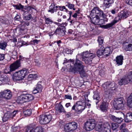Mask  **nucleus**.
Wrapping results in <instances>:
<instances>
[{
  "label": "nucleus",
  "mask_w": 132,
  "mask_h": 132,
  "mask_svg": "<svg viewBox=\"0 0 132 132\" xmlns=\"http://www.w3.org/2000/svg\"><path fill=\"white\" fill-rule=\"evenodd\" d=\"M96 130L100 132H110L111 128L108 122L104 123H100L96 126Z\"/></svg>",
  "instance_id": "obj_5"
},
{
  "label": "nucleus",
  "mask_w": 132,
  "mask_h": 132,
  "mask_svg": "<svg viewBox=\"0 0 132 132\" xmlns=\"http://www.w3.org/2000/svg\"><path fill=\"white\" fill-rule=\"evenodd\" d=\"M36 88L38 90L39 92H42L43 87L40 84H38Z\"/></svg>",
  "instance_id": "obj_49"
},
{
  "label": "nucleus",
  "mask_w": 132,
  "mask_h": 132,
  "mask_svg": "<svg viewBox=\"0 0 132 132\" xmlns=\"http://www.w3.org/2000/svg\"><path fill=\"white\" fill-rule=\"evenodd\" d=\"M27 74L26 71L22 70L18 72H15L13 75V78L14 80L16 81L22 80Z\"/></svg>",
  "instance_id": "obj_8"
},
{
  "label": "nucleus",
  "mask_w": 132,
  "mask_h": 132,
  "mask_svg": "<svg viewBox=\"0 0 132 132\" xmlns=\"http://www.w3.org/2000/svg\"><path fill=\"white\" fill-rule=\"evenodd\" d=\"M93 97L97 105L100 100V98L99 95L97 94H95L93 96Z\"/></svg>",
  "instance_id": "obj_36"
},
{
  "label": "nucleus",
  "mask_w": 132,
  "mask_h": 132,
  "mask_svg": "<svg viewBox=\"0 0 132 132\" xmlns=\"http://www.w3.org/2000/svg\"><path fill=\"white\" fill-rule=\"evenodd\" d=\"M72 51L71 50L68 49H67L65 50V52L68 54H71L72 53Z\"/></svg>",
  "instance_id": "obj_53"
},
{
  "label": "nucleus",
  "mask_w": 132,
  "mask_h": 132,
  "mask_svg": "<svg viewBox=\"0 0 132 132\" xmlns=\"http://www.w3.org/2000/svg\"><path fill=\"white\" fill-rule=\"evenodd\" d=\"M110 117L111 120L114 121L119 123H121L123 120L121 118H118L113 115H111Z\"/></svg>",
  "instance_id": "obj_24"
},
{
  "label": "nucleus",
  "mask_w": 132,
  "mask_h": 132,
  "mask_svg": "<svg viewBox=\"0 0 132 132\" xmlns=\"http://www.w3.org/2000/svg\"><path fill=\"white\" fill-rule=\"evenodd\" d=\"M125 119V121L126 122L131 121L132 119V113L130 112H128Z\"/></svg>",
  "instance_id": "obj_26"
},
{
  "label": "nucleus",
  "mask_w": 132,
  "mask_h": 132,
  "mask_svg": "<svg viewBox=\"0 0 132 132\" xmlns=\"http://www.w3.org/2000/svg\"><path fill=\"white\" fill-rule=\"evenodd\" d=\"M104 55H105L106 57H108L109 54L112 53V51L110 49V47H107L103 49Z\"/></svg>",
  "instance_id": "obj_29"
},
{
  "label": "nucleus",
  "mask_w": 132,
  "mask_h": 132,
  "mask_svg": "<svg viewBox=\"0 0 132 132\" xmlns=\"http://www.w3.org/2000/svg\"><path fill=\"white\" fill-rule=\"evenodd\" d=\"M26 68H24L23 69V70H25L27 71V73L29 72V71L31 70L30 68L31 66L29 63H27L26 65Z\"/></svg>",
  "instance_id": "obj_37"
},
{
  "label": "nucleus",
  "mask_w": 132,
  "mask_h": 132,
  "mask_svg": "<svg viewBox=\"0 0 132 132\" xmlns=\"http://www.w3.org/2000/svg\"><path fill=\"white\" fill-rule=\"evenodd\" d=\"M20 60H19L20 61V60H21L22 61H23V60H24V61H26V60H27V59L25 57H21V59H20Z\"/></svg>",
  "instance_id": "obj_59"
},
{
  "label": "nucleus",
  "mask_w": 132,
  "mask_h": 132,
  "mask_svg": "<svg viewBox=\"0 0 132 132\" xmlns=\"http://www.w3.org/2000/svg\"><path fill=\"white\" fill-rule=\"evenodd\" d=\"M19 127H14L13 128V131H16L18 129H19Z\"/></svg>",
  "instance_id": "obj_61"
},
{
  "label": "nucleus",
  "mask_w": 132,
  "mask_h": 132,
  "mask_svg": "<svg viewBox=\"0 0 132 132\" xmlns=\"http://www.w3.org/2000/svg\"><path fill=\"white\" fill-rule=\"evenodd\" d=\"M123 101V99L122 97L115 98L114 99V102L116 103H117V102H118L119 103H120L121 104H124Z\"/></svg>",
  "instance_id": "obj_39"
},
{
  "label": "nucleus",
  "mask_w": 132,
  "mask_h": 132,
  "mask_svg": "<svg viewBox=\"0 0 132 132\" xmlns=\"http://www.w3.org/2000/svg\"><path fill=\"white\" fill-rule=\"evenodd\" d=\"M114 82L113 83L110 82H107L102 85V87L104 89L106 94H109L110 90H114L115 89Z\"/></svg>",
  "instance_id": "obj_7"
},
{
  "label": "nucleus",
  "mask_w": 132,
  "mask_h": 132,
  "mask_svg": "<svg viewBox=\"0 0 132 132\" xmlns=\"http://www.w3.org/2000/svg\"><path fill=\"white\" fill-rule=\"evenodd\" d=\"M58 8V6H55L54 4H52L49 7V9L48 10V12L52 13H53L54 12L56 11Z\"/></svg>",
  "instance_id": "obj_25"
},
{
  "label": "nucleus",
  "mask_w": 132,
  "mask_h": 132,
  "mask_svg": "<svg viewBox=\"0 0 132 132\" xmlns=\"http://www.w3.org/2000/svg\"><path fill=\"white\" fill-rule=\"evenodd\" d=\"M39 41V40H38L37 39H35L34 40L32 41H31V43L32 44H37L38 43V42Z\"/></svg>",
  "instance_id": "obj_50"
},
{
  "label": "nucleus",
  "mask_w": 132,
  "mask_h": 132,
  "mask_svg": "<svg viewBox=\"0 0 132 132\" xmlns=\"http://www.w3.org/2000/svg\"><path fill=\"white\" fill-rule=\"evenodd\" d=\"M21 66L20 61L17 60L11 64L10 66V69H6L4 71L5 73L11 74V72L15 71Z\"/></svg>",
  "instance_id": "obj_6"
},
{
  "label": "nucleus",
  "mask_w": 132,
  "mask_h": 132,
  "mask_svg": "<svg viewBox=\"0 0 132 132\" xmlns=\"http://www.w3.org/2000/svg\"><path fill=\"white\" fill-rule=\"evenodd\" d=\"M52 118L51 114L48 115H42L40 116L39 122L42 124H45L49 123Z\"/></svg>",
  "instance_id": "obj_11"
},
{
  "label": "nucleus",
  "mask_w": 132,
  "mask_h": 132,
  "mask_svg": "<svg viewBox=\"0 0 132 132\" xmlns=\"http://www.w3.org/2000/svg\"><path fill=\"white\" fill-rule=\"evenodd\" d=\"M111 12L112 14H114L117 12V11L115 9H114L111 10Z\"/></svg>",
  "instance_id": "obj_60"
},
{
  "label": "nucleus",
  "mask_w": 132,
  "mask_h": 132,
  "mask_svg": "<svg viewBox=\"0 0 132 132\" xmlns=\"http://www.w3.org/2000/svg\"><path fill=\"white\" fill-rule=\"evenodd\" d=\"M114 108L116 110H119L122 109L124 107V104L114 102Z\"/></svg>",
  "instance_id": "obj_28"
},
{
  "label": "nucleus",
  "mask_w": 132,
  "mask_h": 132,
  "mask_svg": "<svg viewBox=\"0 0 132 132\" xmlns=\"http://www.w3.org/2000/svg\"><path fill=\"white\" fill-rule=\"evenodd\" d=\"M54 34H55L54 32H53V31H51L48 33L49 36H52Z\"/></svg>",
  "instance_id": "obj_58"
},
{
  "label": "nucleus",
  "mask_w": 132,
  "mask_h": 132,
  "mask_svg": "<svg viewBox=\"0 0 132 132\" xmlns=\"http://www.w3.org/2000/svg\"><path fill=\"white\" fill-rule=\"evenodd\" d=\"M66 32V28L65 27H62V28H57L54 31L56 35L59 34L61 36H64Z\"/></svg>",
  "instance_id": "obj_19"
},
{
  "label": "nucleus",
  "mask_w": 132,
  "mask_h": 132,
  "mask_svg": "<svg viewBox=\"0 0 132 132\" xmlns=\"http://www.w3.org/2000/svg\"><path fill=\"white\" fill-rule=\"evenodd\" d=\"M25 22V24L27 25V26H28L29 25V22L28 21L26 20L24 21Z\"/></svg>",
  "instance_id": "obj_63"
},
{
  "label": "nucleus",
  "mask_w": 132,
  "mask_h": 132,
  "mask_svg": "<svg viewBox=\"0 0 132 132\" xmlns=\"http://www.w3.org/2000/svg\"><path fill=\"white\" fill-rule=\"evenodd\" d=\"M55 109L56 111L60 113L62 112L64 113L65 112V110L62 105L60 104V103L56 105Z\"/></svg>",
  "instance_id": "obj_21"
},
{
  "label": "nucleus",
  "mask_w": 132,
  "mask_h": 132,
  "mask_svg": "<svg viewBox=\"0 0 132 132\" xmlns=\"http://www.w3.org/2000/svg\"><path fill=\"white\" fill-rule=\"evenodd\" d=\"M130 14V12L122 11L118 14L117 16L114 19L117 22L121 19L126 18Z\"/></svg>",
  "instance_id": "obj_14"
},
{
  "label": "nucleus",
  "mask_w": 132,
  "mask_h": 132,
  "mask_svg": "<svg viewBox=\"0 0 132 132\" xmlns=\"http://www.w3.org/2000/svg\"><path fill=\"white\" fill-rule=\"evenodd\" d=\"M21 18L20 15L16 14V15L15 16V17L14 18V20L15 21H20V22L21 24L22 23L23 21H21Z\"/></svg>",
  "instance_id": "obj_44"
},
{
  "label": "nucleus",
  "mask_w": 132,
  "mask_h": 132,
  "mask_svg": "<svg viewBox=\"0 0 132 132\" xmlns=\"http://www.w3.org/2000/svg\"><path fill=\"white\" fill-rule=\"evenodd\" d=\"M34 99L33 96L31 94H23L19 97L18 101L20 103H23L24 102H28Z\"/></svg>",
  "instance_id": "obj_9"
},
{
  "label": "nucleus",
  "mask_w": 132,
  "mask_h": 132,
  "mask_svg": "<svg viewBox=\"0 0 132 132\" xmlns=\"http://www.w3.org/2000/svg\"><path fill=\"white\" fill-rule=\"evenodd\" d=\"M13 6L15 7L16 9L18 10H21V11L22 9H23L24 7L21 4L19 3L16 5H13Z\"/></svg>",
  "instance_id": "obj_33"
},
{
  "label": "nucleus",
  "mask_w": 132,
  "mask_h": 132,
  "mask_svg": "<svg viewBox=\"0 0 132 132\" xmlns=\"http://www.w3.org/2000/svg\"><path fill=\"white\" fill-rule=\"evenodd\" d=\"M33 93L34 94H36L38 93H39L38 90L36 88L32 91Z\"/></svg>",
  "instance_id": "obj_57"
},
{
  "label": "nucleus",
  "mask_w": 132,
  "mask_h": 132,
  "mask_svg": "<svg viewBox=\"0 0 132 132\" xmlns=\"http://www.w3.org/2000/svg\"><path fill=\"white\" fill-rule=\"evenodd\" d=\"M90 15L91 22L93 24H98L100 21V18L104 17L105 15L103 11L98 7H95L91 11Z\"/></svg>",
  "instance_id": "obj_2"
},
{
  "label": "nucleus",
  "mask_w": 132,
  "mask_h": 132,
  "mask_svg": "<svg viewBox=\"0 0 132 132\" xmlns=\"http://www.w3.org/2000/svg\"><path fill=\"white\" fill-rule=\"evenodd\" d=\"M15 30L18 32L19 35H23L26 32V29L24 25L20 24L15 29Z\"/></svg>",
  "instance_id": "obj_18"
},
{
  "label": "nucleus",
  "mask_w": 132,
  "mask_h": 132,
  "mask_svg": "<svg viewBox=\"0 0 132 132\" xmlns=\"http://www.w3.org/2000/svg\"><path fill=\"white\" fill-rule=\"evenodd\" d=\"M95 126V120L93 119H89L85 124V126L86 130L90 131L93 129Z\"/></svg>",
  "instance_id": "obj_15"
},
{
  "label": "nucleus",
  "mask_w": 132,
  "mask_h": 132,
  "mask_svg": "<svg viewBox=\"0 0 132 132\" xmlns=\"http://www.w3.org/2000/svg\"><path fill=\"white\" fill-rule=\"evenodd\" d=\"M71 105V104L70 103H67L65 105V106L67 108H68L69 106H70Z\"/></svg>",
  "instance_id": "obj_64"
},
{
  "label": "nucleus",
  "mask_w": 132,
  "mask_h": 132,
  "mask_svg": "<svg viewBox=\"0 0 132 132\" xmlns=\"http://www.w3.org/2000/svg\"><path fill=\"white\" fill-rule=\"evenodd\" d=\"M8 81L9 79L7 77H1L0 78V85L2 83L6 84Z\"/></svg>",
  "instance_id": "obj_34"
},
{
  "label": "nucleus",
  "mask_w": 132,
  "mask_h": 132,
  "mask_svg": "<svg viewBox=\"0 0 132 132\" xmlns=\"http://www.w3.org/2000/svg\"><path fill=\"white\" fill-rule=\"evenodd\" d=\"M112 128L113 130H115L119 127V125L117 123H112L111 124Z\"/></svg>",
  "instance_id": "obj_46"
},
{
  "label": "nucleus",
  "mask_w": 132,
  "mask_h": 132,
  "mask_svg": "<svg viewBox=\"0 0 132 132\" xmlns=\"http://www.w3.org/2000/svg\"><path fill=\"white\" fill-rule=\"evenodd\" d=\"M66 63H70L67 65V69L69 71L74 73H79L80 74L81 77L85 76V73L84 70L85 66L83 65L82 62L77 58L75 61L73 59L68 60L65 58L63 64Z\"/></svg>",
  "instance_id": "obj_1"
},
{
  "label": "nucleus",
  "mask_w": 132,
  "mask_h": 132,
  "mask_svg": "<svg viewBox=\"0 0 132 132\" xmlns=\"http://www.w3.org/2000/svg\"><path fill=\"white\" fill-rule=\"evenodd\" d=\"M64 98L70 100L72 99V97L71 95H65L64 96Z\"/></svg>",
  "instance_id": "obj_54"
},
{
  "label": "nucleus",
  "mask_w": 132,
  "mask_h": 132,
  "mask_svg": "<svg viewBox=\"0 0 132 132\" xmlns=\"http://www.w3.org/2000/svg\"><path fill=\"white\" fill-rule=\"evenodd\" d=\"M132 79V71H130L128 73L127 77L125 76L122 78L118 81L119 85H123L127 84Z\"/></svg>",
  "instance_id": "obj_12"
},
{
  "label": "nucleus",
  "mask_w": 132,
  "mask_h": 132,
  "mask_svg": "<svg viewBox=\"0 0 132 132\" xmlns=\"http://www.w3.org/2000/svg\"><path fill=\"white\" fill-rule=\"evenodd\" d=\"M17 111H14L12 112L9 111H7L4 115V117L2 118L3 122H5L7 121L9 119L11 118H13L15 116L16 114Z\"/></svg>",
  "instance_id": "obj_16"
},
{
  "label": "nucleus",
  "mask_w": 132,
  "mask_h": 132,
  "mask_svg": "<svg viewBox=\"0 0 132 132\" xmlns=\"http://www.w3.org/2000/svg\"><path fill=\"white\" fill-rule=\"evenodd\" d=\"M12 96L11 92L8 89L5 90L3 92L0 93V97H4L6 99H10Z\"/></svg>",
  "instance_id": "obj_17"
},
{
  "label": "nucleus",
  "mask_w": 132,
  "mask_h": 132,
  "mask_svg": "<svg viewBox=\"0 0 132 132\" xmlns=\"http://www.w3.org/2000/svg\"><path fill=\"white\" fill-rule=\"evenodd\" d=\"M31 110L30 109H27L23 112V114L26 116H29L31 113Z\"/></svg>",
  "instance_id": "obj_40"
},
{
  "label": "nucleus",
  "mask_w": 132,
  "mask_h": 132,
  "mask_svg": "<svg viewBox=\"0 0 132 132\" xmlns=\"http://www.w3.org/2000/svg\"><path fill=\"white\" fill-rule=\"evenodd\" d=\"M77 127V123L75 122H72L67 124L64 126L65 130L66 132H72Z\"/></svg>",
  "instance_id": "obj_10"
},
{
  "label": "nucleus",
  "mask_w": 132,
  "mask_h": 132,
  "mask_svg": "<svg viewBox=\"0 0 132 132\" xmlns=\"http://www.w3.org/2000/svg\"><path fill=\"white\" fill-rule=\"evenodd\" d=\"M32 9L36 10L37 8L34 5L25 6L24 8L21 11L22 12L23 17L28 14H29V12L32 13Z\"/></svg>",
  "instance_id": "obj_13"
},
{
  "label": "nucleus",
  "mask_w": 132,
  "mask_h": 132,
  "mask_svg": "<svg viewBox=\"0 0 132 132\" xmlns=\"http://www.w3.org/2000/svg\"><path fill=\"white\" fill-rule=\"evenodd\" d=\"M5 54L0 53V61L3 60L5 58Z\"/></svg>",
  "instance_id": "obj_51"
},
{
  "label": "nucleus",
  "mask_w": 132,
  "mask_h": 132,
  "mask_svg": "<svg viewBox=\"0 0 132 132\" xmlns=\"http://www.w3.org/2000/svg\"><path fill=\"white\" fill-rule=\"evenodd\" d=\"M109 104L107 102L103 101L100 106V110L103 112H106L108 109Z\"/></svg>",
  "instance_id": "obj_20"
},
{
  "label": "nucleus",
  "mask_w": 132,
  "mask_h": 132,
  "mask_svg": "<svg viewBox=\"0 0 132 132\" xmlns=\"http://www.w3.org/2000/svg\"><path fill=\"white\" fill-rule=\"evenodd\" d=\"M65 25V23H63L61 24L58 23V24H57V25L59 27L57 28H62V27H65V26H64Z\"/></svg>",
  "instance_id": "obj_52"
},
{
  "label": "nucleus",
  "mask_w": 132,
  "mask_h": 132,
  "mask_svg": "<svg viewBox=\"0 0 132 132\" xmlns=\"http://www.w3.org/2000/svg\"><path fill=\"white\" fill-rule=\"evenodd\" d=\"M117 23V22L114 19V20L110 23L107 24L105 25H103V27L104 29H108L112 27Z\"/></svg>",
  "instance_id": "obj_27"
},
{
  "label": "nucleus",
  "mask_w": 132,
  "mask_h": 132,
  "mask_svg": "<svg viewBox=\"0 0 132 132\" xmlns=\"http://www.w3.org/2000/svg\"><path fill=\"white\" fill-rule=\"evenodd\" d=\"M123 47L126 51H131L132 50V44H129L127 45L124 46Z\"/></svg>",
  "instance_id": "obj_35"
},
{
  "label": "nucleus",
  "mask_w": 132,
  "mask_h": 132,
  "mask_svg": "<svg viewBox=\"0 0 132 132\" xmlns=\"http://www.w3.org/2000/svg\"><path fill=\"white\" fill-rule=\"evenodd\" d=\"M85 104V103L82 101H77L72 106L71 111H73L77 114H80L86 108Z\"/></svg>",
  "instance_id": "obj_3"
},
{
  "label": "nucleus",
  "mask_w": 132,
  "mask_h": 132,
  "mask_svg": "<svg viewBox=\"0 0 132 132\" xmlns=\"http://www.w3.org/2000/svg\"><path fill=\"white\" fill-rule=\"evenodd\" d=\"M113 3L114 0H104V4L106 8H109Z\"/></svg>",
  "instance_id": "obj_23"
},
{
  "label": "nucleus",
  "mask_w": 132,
  "mask_h": 132,
  "mask_svg": "<svg viewBox=\"0 0 132 132\" xmlns=\"http://www.w3.org/2000/svg\"><path fill=\"white\" fill-rule=\"evenodd\" d=\"M67 4L66 6H67L70 9H72L73 7H74L75 5L73 4H71L69 2H67Z\"/></svg>",
  "instance_id": "obj_47"
},
{
  "label": "nucleus",
  "mask_w": 132,
  "mask_h": 132,
  "mask_svg": "<svg viewBox=\"0 0 132 132\" xmlns=\"http://www.w3.org/2000/svg\"><path fill=\"white\" fill-rule=\"evenodd\" d=\"M44 129L42 126H38L36 127L35 130L32 132H43Z\"/></svg>",
  "instance_id": "obj_41"
},
{
  "label": "nucleus",
  "mask_w": 132,
  "mask_h": 132,
  "mask_svg": "<svg viewBox=\"0 0 132 132\" xmlns=\"http://www.w3.org/2000/svg\"><path fill=\"white\" fill-rule=\"evenodd\" d=\"M123 58V56L121 55L118 56L116 57V62L118 65H121L122 64Z\"/></svg>",
  "instance_id": "obj_22"
},
{
  "label": "nucleus",
  "mask_w": 132,
  "mask_h": 132,
  "mask_svg": "<svg viewBox=\"0 0 132 132\" xmlns=\"http://www.w3.org/2000/svg\"><path fill=\"white\" fill-rule=\"evenodd\" d=\"M36 128L35 124L34 123L30 124L27 127L28 130L31 131V132H33Z\"/></svg>",
  "instance_id": "obj_31"
},
{
  "label": "nucleus",
  "mask_w": 132,
  "mask_h": 132,
  "mask_svg": "<svg viewBox=\"0 0 132 132\" xmlns=\"http://www.w3.org/2000/svg\"><path fill=\"white\" fill-rule=\"evenodd\" d=\"M95 56V54L90 53V51H85L82 54V61L84 62L86 64H90L91 63L93 59Z\"/></svg>",
  "instance_id": "obj_4"
},
{
  "label": "nucleus",
  "mask_w": 132,
  "mask_h": 132,
  "mask_svg": "<svg viewBox=\"0 0 132 132\" xmlns=\"http://www.w3.org/2000/svg\"><path fill=\"white\" fill-rule=\"evenodd\" d=\"M126 3L127 4L131 6L132 5V0H125Z\"/></svg>",
  "instance_id": "obj_55"
},
{
  "label": "nucleus",
  "mask_w": 132,
  "mask_h": 132,
  "mask_svg": "<svg viewBox=\"0 0 132 132\" xmlns=\"http://www.w3.org/2000/svg\"><path fill=\"white\" fill-rule=\"evenodd\" d=\"M7 45V43L5 42L0 43V49L5 50Z\"/></svg>",
  "instance_id": "obj_42"
},
{
  "label": "nucleus",
  "mask_w": 132,
  "mask_h": 132,
  "mask_svg": "<svg viewBox=\"0 0 132 132\" xmlns=\"http://www.w3.org/2000/svg\"><path fill=\"white\" fill-rule=\"evenodd\" d=\"M36 65H37L38 67L40 66V63L39 62H36Z\"/></svg>",
  "instance_id": "obj_62"
},
{
  "label": "nucleus",
  "mask_w": 132,
  "mask_h": 132,
  "mask_svg": "<svg viewBox=\"0 0 132 132\" xmlns=\"http://www.w3.org/2000/svg\"><path fill=\"white\" fill-rule=\"evenodd\" d=\"M23 19L26 21H28L33 18L31 15L30 13L23 17Z\"/></svg>",
  "instance_id": "obj_43"
},
{
  "label": "nucleus",
  "mask_w": 132,
  "mask_h": 132,
  "mask_svg": "<svg viewBox=\"0 0 132 132\" xmlns=\"http://www.w3.org/2000/svg\"><path fill=\"white\" fill-rule=\"evenodd\" d=\"M45 23L47 24L51 23L53 22V21L49 18L45 17Z\"/></svg>",
  "instance_id": "obj_48"
},
{
  "label": "nucleus",
  "mask_w": 132,
  "mask_h": 132,
  "mask_svg": "<svg viewBox=\"0 0 132 132\" xmlns=\"http://www.w3.org/2000/svg\"><path fill=\"white\" fill-rule=\"evenodd\" d=\"M37 75L36 74L32 75L29 74L28 76V78L30 80H35L37 78Z\"/></svg>",
  "instance_id": "obj_45"
},
{
  "label": "nucleus",
  "mask_w": 132,
  "mask_h": 132,
  "mask_svg": "<svg viewBox=\"0 0 132 132\" xmlns=\"http://www.w3.org/2000/svg\"><path fill=\"white\" fill-rule=\"evenodd\" d=\"M131 93L130 95L128 97L127 99V106L130 108H132V95Z\"/></svg>",
  "instance_id": "obj_30"
},
{
  "label": "nucleus",
  "mask_w": 132,
  "mask_h": 132,
  "mask_svg": "<svg viewBox=\"0 0 132 132\" xmlns=\"http://www.w3.org/2000/svg\"><path fill=\"white\" fill-rule=\"evenodd\" d=\"M126 126V124L125 123H122V124L120 126L119 128L120 129L122 130L123 129H124V128Z\"/></svg>",
  "instance_id": "obj_56"
},
{
  "label": "nucleus",
  "mask_w": 132,
  "mask_h": 132,
  "mask_svg": "<svg viewBox=\"0 0 132 132\" xmlns=\"http://www.w3.org/2000/svg\"><path fill=\"white\" fill-rule=\"evenodd\" d=\"M104 47L103 46H101L100 48L98 49L97 52V54L98 56H100L104 54Z\"/></svg>",
  "instance_id": "obj_32"
},
{
  "label": "nucleus",
  "mask_w": 132,
  "mask_h": 132,
  "mask_svg": "<svg viewBox=\"0 0 132 132\" xmlns=\"http://www.w3.org/2000/svg\"><path fill=\"white\" fill-rule=\"evenodd\" d=\"M97 41L98 42L99 46L100 47V46H103V44L104 41L103 38V37L98 36V37Z\"/></svg>",
  "instance_id": "obj_38"
}]
</instances>
